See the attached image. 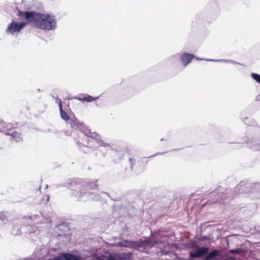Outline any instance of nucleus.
<instances>
[{
  "label": "nucleus",
  "instance_id": "obj_1",
  "mask_svg": "<svg viewBox=\"0 0 260 260\" xmlns=\"http://www.w3.org/2000/svg\"><path fill=\"white\" fill-rule=\"evenodd\" d=\"M68 123L70 124V127L72 128L82 132L87 137L90 138L92 140L91 142L96 143L98 146L106 148L108 150H110V154L113 157V160L115 162L118 161L122 158V154L117 150L112 149L109 144L104 142L98 134L91 132L83 122H80L75 117H71Z\"/></svg>",
  "mask_w": 260,
  "mask_h": 260
},
{
  "label": "nucleus",
  "instance_id": "obj_2",
  "mask_svg": "<svg viewBox=\"0 0 260 260\" xmlns=\"http://www.w3.org/2000/svg\"><path fill=\"white\" fill-rule=\"evenodd\" d=\"M97 180L78 182L72 185L70 190L71 196L77 200L86 202L90 200H99L100 196L96 194L91 190L98 189Z\"/></svg>",
  "mask_w": 260,
  "mask_h": 260
},
{
  "label": "nucleus",
  "instance_id": "obj_3",
  "mask_svg": "<svg viewBox=\"0 0 260 260\" xmlns=\"http://www.w3.org/2000/svg\"><path fill=\"white\" fill-rule=\"evenodd\" d=\"M24 15L27 22L37 29L52 31L56 28V20L54 16L35 12H25Z\"/></svg>",
  "mask_w": 260,
  "mask_h": 260
},
{
  "label": "nucleus",
  "instance_id": "obj_4",
  "mask_svg": "<svg viewBox=\"0 0 260 260\" xmlns=\"http://www.w3.org/2000/svg\"><path fill=\"white\" fill-rule=\"evenodd\" d=\"M30 219L34 222V225L27 226L26 231L32 240L37 241L43 235L44 231H48L50 220L41 212L32 215Z\"/></svg>",
  "mask_w": 260,
  "mask_h": 260
},
{
  "label": "nucleus",
  "instance_id": "obj_5",
  "mask_svg": "<svg viewBox=\"0 0 260 260\" xmlns=\"http://www.w3.org/2000/svg\"><path fill=\"white\" fill-rule=\"evenodd\" d=\"M242 121L246 125L255 127L254 134L252 136L247 137L244 141L248 147L252 150H260V125L252 118L241 116Z\"/></svg>",
  "mask_w": 260,
  "mask_h": 260
},
{
  "label": "nucleus",
  "instance_id": "obj_6",
  "mask_svg": "<svg viewBox=\"0 0 260 260\" xmlns=\"http://www.w3.org/2000/svg\"><path fill=\"white\" fill-rule=\"evenodd\" d=\"M220 251L217 249H212L209 252L208 247L194 246V249L189 253V260L200 258L205 256L202 260H219L218 256Z\"/></svg>",
  "mask_w": 260,
  "mask_h": 260
},
{
  "label": "nucleus",
  "instance_id": "obj_7",
  "mask_svg": "<svg viewBox=\"0 0 260 260\" xmlns=\"http://www.w3.org/2000/svg\"><path fill=\"white\" fill-rule=\"evenodd\" d=\"M97 253L94 250H85L80 253V256H76L70 253H60L53 256L52 260H80L82 258L84 260H90Z\"/></svg>",
  "mask_w": 260,
  "mask_h": 260
},
{
  "label": "nucleus",
  "instance_id": "obj_8",
  "mask_svg": "<svg viewBox=\"0 0 260 260\" xmlns=\"http://www.w3.org/2000/svg\"><path fill=\"white\" fill-rule=\"evenodd\" d=\"M157 243L150 238H146L145 240H141L138 244L137 249L140 252L147 253L158 252L156 250Z\"/></svg>",
  "mask_w": 260,
  "mask_h": 260
},
{
  "label": "nucleus",
  "instance_id": "obj_9",
  "mask_svg": "<svg viewBox=\"0 0 260 260\" xmlns=\"http://www.w3.org/2000/svg\"><path fill=\"white\" fill-rule=\"evenodd\" d=\"M26 25V23L23 22H17L12 21L8 26L6 29V32L8 34L13 35L14 33H18Z\"/></svg>",
  "mask_w": 260,
  "mask_h": 260
},
{
  "label": "nucleus",
  "instance_id": "obj_10",
  "mask_svg": "<svg viewBox=\"0 0 260 260\" xmlns=\"http://www.w3.org/2000/svg\"><path fill=\"white\" fill-rule=\"evenodd\" d=\"M48 248L44 246H37L33 252V255L36 258L40 259L46 257L49 254Z\"/></svg>",
  "mask_w": 260,
  "mask_h": 260
},
{
  "label": "nucleus",
  "instance_id": "obj_11",
  "mask_svg": "<svg viewBox=\"0 0 260 260\" xmlns=\"http://www.w3.org/2000/svg\"><path fill=\"white\" fill-rule=\"evenodd\" d=\"M194 57L193 55L185 52L181 55L180 59L184 67H186L191 62Z\"/></svg>",
  "mask_w": 260,
  "mask_h": 260
},
{
  "label": "nucleus",
  "instance_id": "obj_12",
  "mask_svg": "<svg viewBox=\"0 0 260 260\" xmlns=\"http://www.w3.org/2000/svg\"><path fill=\"white\" fill-rule=\"evenodd\" d=\"M6 135L11 136L12 139L17 142H20L22 140L21 135L17 132L12 131L11 133L6 132Z\"/></svg>",
  "mask_w": 260,
  "mask_h": 260
},
{
  "label": "nucleus",
  "instance_id": "obj_13",
  "mask_svg": "<svg viewBox=\"0 0 260 260\" xmlns=\"http://www.w3.org/2000/svg\"><path fill=\"white\" fill-rule=\"evenodd\" d=\"M59 106L61 118L63 120L68 122L70 120L71 118L69 117L68 114L64 110H62L61 101L60 100H59Z\"/></svg>",
  "mask_w": 260,
  "mask_h": 260
},
{
  "label": "nucleus",
  "instance_id": "obj_14",
  "mask_svg": "<svg viewBox=\"0 0 260 260\" xmlns=\"http://www.w3.org/2000/svg\"><path fill=\"white\" fill-rule=\"evenodd\" d=\"M13 127V124L11 123H7L5 121H2L0 122V128L3 131L9 130Z\"/></svg>",
  "mask_w": 260,
  "mask_h": 260
},
{
  "label": "nucleus",
  "instance_id": "obj_15",
  "mask_svg": "<svg viewBox=\"0 0 260 260\" xmlns=\"http://www.w3.org/2000/svg\"><path fill=\"white\" fill-rule=\"evenodd\" d=\"M96 260H117L115 256L109 252H106L104 255L99 257Z\"/></svg>",
  "mask_w": 260,
  "mask_h": 260
},
{
  "label": "nucleus",
  "instance_id": "obj_16",
  "mask_svg": "<svg viewBox=\"0 0 260 260\" xmlns=\"http://www.w3.org/2000/svg\"><path fill=\"white\" fill-rule=\"evenodd\" d=\"M11 233L13 235H19L22 232L19 226L12 225L11 228Z\"/></svg>",
  "mask_w": 260,
  "mask_h": 260
},
{
  "label": "nucleus",
  "instance_id": "obj_17",
  "mask_svg": "<svg viewBox=\"0 0 260 260\" xmlns=\"http://www.w3.org/2000/svg\"><path fill=\"white\" fill-rule=\"evenodd\" d=\"M197 59L198 60H207V61H213V62H223V63H229V59H205L204 58H197Z\"/></svg>",
  "mask_w": 260,
  "mask_h": 260
},
{
  "label": "nucleus",
  "instance_id": "obj_18",
  "mask_svg": "<svg viewBox=\"0 0 260 260\" xmlns=\"http://www.w3.org/2000/svg\"><path fill=\"white\" fill-rule=\"evenodd\" d=\"M100 96L92 97L88 94H86V102H92L98 100Z\"/></svg>",
  "mask_w": 260,
  "mask_h": 260
},
{
  "label": "nucleus",
  "instance_id": "obj_19",
  "mask_svg": "<svg viewBox=\"0 0 260 260\" xmlns=\"http://www.w3.org/2000/svg\"><path fill=\"white\" fill-rule=\"evenodd\" d=\"M251 77L256 82L260 84V75L257 73H252Z\"/></svg>",
  "mask_w": 260,
  "mask_h": 260
},
{
  "label": "nucleus",
  "instance_id": "obj_20",
  "mask_svg": "<svg viewBox=\"0 0 260 260\" xmlns=\"http://www.w3.org/2000/svg\"><path fill=\"white\" fill-rule=\"evenodd\" d=\"M253 191H255L257 194V197L260 198V184H256L254 186V190Z\"/></svg>",
  "mask_w": 260,
  "mask_h": 260
},
{
  "label": "nucleus",
  "instance_id": "obj_21",
  "mask_svg": "<svg viewBox=\"0 0 260 260\" xmlns=\"http://www.w3.org/2000/svg\"><path fill=\"white\" fill-rule=\"evenodd\" d=\"M74 99L78 100L79 101L86 102V95L82 96L75 97Z\"/></svg>",
  "mask_w": 260,
  "mask_h": 260
},
{
  "label": "nucleus",
  "instance_id": "obj_22",
  "mask_svg": "<svg viewBox=\"0 0 260 260\" xmlns=\"http://www.w3.org/2000/svg\"><path fill=\"white\" fill-rule=\"evenodd\" d=\"M180 56H179V54H176L175 55H173L172 56H171L169 59L171 60H177L178 59Z\"/></svg>",
  "mask_w": 260,
  "mask_h": 260
},
{
  "label": "nucleus",
  "instance_id": "obj_23",
  "mask_svg": "<svg viewBox=\"0 0 260 260\" xmlns=\"http://www.w3.org/2000/svg\"><path fill=\"white\" fill-rule=\"evenodd\" d=\"M4 223H5L4 216L2 215H0V226Z\"/></svg>",
  "mask_w": 260,
  "mask_h": 260
},
{
  "label": "nucleus",
  "instance_id": "obj_24",
  "mask_svg": "<svg viewBox=\"0 0 260 260\" xmlns=\"http://www.w3.org/2000/svg\"><path fill=\"white\" fill-rule=\"evenodd\" d=\"M229 63H232V64H240L239 63L237 62H236L233 60H230V59H229Z\"/></svg>",
  "mask_w": 260,
  "mask_h": 260
},
{
  "label": "nucleus",
  "instance_id": "obj_25",
  "mask_svg": "<svg viewBox=\"0 0 260 260\" xmlns=\"http://www.w3.org/2000/svg\"><path fill=\"white\" fill-rule=\"evenodd\" d=\"M255 100L256 101L260 102V93L258 94L255 98Z\"/></svg>",
  "mask_w": 260,
  "mask_h": 260
},
{
  "label": "nucleus",
  "instance_id": "obj_26",
  "mask_svg": "<svg viewBox=\"0 0 260 260\" xmlns=\"http://www.w3.org/2000/svg\"><path fill=\"white\" fill-rule=\"evenodd\" d=\"M231 252L232 253H237V250H231Z\"/></svg>",
  "mask_w": 260,
  "mask_h": 260
},
{
  "label": "nucleus",
  "instance_id": "obj_27",
  "mask_svg": "<svg viewBox=\"0 0 260 260\" xmlns=\"http://www.w3.org/2000/svg\"><path fill=\"white\" fill-rule=\"evenodd\" d=\"M216 202H220L221 201V199H218V198H217V199L216 200Z\"/></svg>",
  "mask_w": 260,
  "mask_h": 260
},
{
  "label": "nucleus",
  "instance_id": "obj_28",
  "mask_svg": "<svg viewBox=\"0 0 260 260\" xmlns=\"http://www.w3.org/2000/svg\"><path fill=\"white\" fill-rule=\"evenodd\" d=\"M23 13L22 12L19 11V16H21L22 14Z\"/></svg>",
  "mask_w": 260,
  "mask_h": 260
},
{
  "label": "nucleus",
  "instance_id": "obj_29",
  "mask_svg": "<svg viewBox=\"0 0 260 260\" xmlns=\"http://www.w3.org/2000/svg\"><path fill=\"white\" fill-rule=\"evenodd\" d=\"M89 142H90V141H89V140H88V141H87V145H88V146H89V147H90V146L89 145Z\"/></svg>",
  "mask_w": 260,
  "mask_h": 260
},
{
  "label": "nucleus",
  "instance_id": "obj_30",
  "mask_svg": "<svg viewBox=\"0 0 260 260\" xmlns=\"http://www.w3.org/2000/svg\"><path fill=\"white\" fill-rule=\"evenodd\" d=\"M49 200V197L48 196H47V201H48Z\"/></svg>",
  "mask_w": 260,
  "mask_h": 260
},
{
  "label": "nucleus",
  "instance_id": "obj_31",
  "mask_svg": "<svg viewBox=\"0 0 260 260\" xmlns=\"http://www.w3.org/2000/svg\"><path fill=\"white\" fill-rule=\"evenodd\" d=\"M102 194L104 195V196L107 195V194L106 193H105V192L102 193Z\"/></svg>",
  "mask_w": 260,
  "mask_h": 260
},
{
  "label": "nucleus",
  "instance_id": "obj_32",
  "mask_svg": "<svg viewBox=\"0 0 260 260\" xmlns=\"http://www.w3.org/2000/svg\"><path fill=\"white\" fill-rule=\"evenodd\" d=\"M66 135L69 136L70 134H68L67 132H66Z\"/></svg>",
  "mask_w": 260,
  "mask_h": 260
},
{
  "label": "nucleus",
  "instance_id": "obj_33",
  "mask_svg": "<svg viewBox=\"0 0 260 260\" xmlns=\"http://www.w3.org/2000/svg\"><path fill=\"white\" fill-rule=\"evenodd\" d=\"M158 153H157V154H154V156L157 155V154H158Z\"/></svg>",
  "mask_w": 260,
  "mask_h": 260
},
{
  "label": "nucleus",
  "instance_id": "obj_34",
  "mask_svg": "<svg viewBox=\"0 0 260 260\" xmlns=\"http://www.w3.org/2000/svg\"><path fill=\"white\" fill-rule=\"evenodd\" d=\"M158 153H157V154H154V156L157 155V154H158Z\"/></svg>",
  "mask_w": 260,
  "mask_h": 260
},
{
  "label": "nucleus",
  "instance_id": "obj_35",
  "mask_svg": "<svg viewBox=\"0 0 260 260\" xmlns=\"http://www.w3.org/2000/svg\"><path fill=\"white\" fill-rule=\"evenodd\" d=\"M158 153H157V154H154V156L157 155V154H158Z\"/></svg>",
  "mask_w": 260,
  "mask_h": 260
},
{
  "label": "nucleus",
  "instance_id": "obj_36",
  "mask_svg": "<svg viewBox=\"0 0 260 260\" xmlns=\"http://www.w3.org/2000/svg\"><path fill=\"white\" fill-rule=\"evenodd\" d=\"M2 132V129L0 128V132Z\"/></svg>",
  "mask_w": 260,
  "mask_h": 260
},
{
  "label": "nucleus",
  "instance_id": "obj_37",
  "mask_svg": "<svg viewBox=\"0 0 260 260\" xmlns=\"http://www.w3.org/2000/svg\"><path fill=\"white\" fill-rule=\"evenodd\" d=\"M132 159L131 158H129V161H131Z\"/></svg>",
  "mask_w": 260,
  "mask_h": 260
},
{
  "label": "nucleus",
  "instance_id": "obj_38",
  "mask_svg": "<svg viewBox=\"0 0 260 260\" xmlns=\"http://www.w3.org/2000/svg\"><path fill=\"white\" fill-rule=\"evenodd\" d=\"M58 236H59V237H61V235H58Z\"/></svg>",
  "mask_w": 260,
  "mask_h": 260
}]
</instances>
